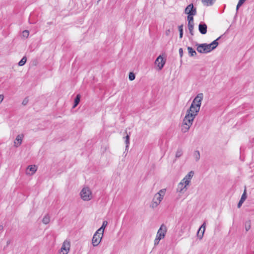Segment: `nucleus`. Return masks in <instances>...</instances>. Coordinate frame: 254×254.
<instances>
[{
  "instance_id": "1",
  "label": "nucleus",
  "mask_w": 254,
  "mask_h": 254,
  "mask_svg": "<svg viewBox=\"0 0 254 254\" xmlns=\"http://www.w3.org/2000/svg\"><path fill=\"white\" fill-rule=\"evenodd\" d=\"M194 118L195 117H194V115L189 113H187L183 120V125L182 126L181 130L183 132L185 133L189 131L190 127L192 125Z\"/></svg>"
},
{
  "instance_id": "2",
  "label": "nucleus",
  "mask_w": 254,
  "mask_h": 254,
  "mask_svg": "<svg viewBox=\"0 0 254 254\" xmlns=\"http://www.w3.org/2000/svg\"><path fill=\"white\" fill-rule=\"evenodd\" d=\"M194 172L192 171H190L183 179L182 182L179 184V188H180V191H183V190L186 188V186H188L192 177H193Z\"/></svg>"
},
{
  "instance_id": "3",
  "label": "nucleus",
  "mask_w": 254,
  "mask_h": 254,
  "mask_svg": "<svg viewBox=\"0 0 254 254\" xmlns=\"http://www.w3.org/2000/svg\"><path fill=\"white\" fill-rule=\"evenodd\" d=\"M81 198L84 201H88L92 198L91 191L88 188H84L80 192Z\"/></svg>"
},
{
  "instance_id": "4",
  "label": "nucleus",
  "mask_w": 254,
  "mask_h": 254,
  "mask_svg": "<svg viewBox=\"0 0 254 254\" xmlns=\"http://www.w3.org/2000/svg\"><path fill=\"white\" fill-rule=\"evenodd\" d=\"M103 236V234L102 232L98 231L95 232L92 240V244L94 247H96L100 244Z\"/></svg>"
},
{
  "instance_id": "5",
  "label": "nucleus",
  "mask_w": 254,
  "mask_h": 254,
  "mask_svg": "<svg viewBox=\"0 0 254 254\" xmlns=\"http://www.w3.org/2000/svg\"><path fill=\"white\" fill-rule=\"evenodd\" d=\"M200 106L199 104H194L191 103L190 108L187 110V113L191 114L196 117L199 111Z\"/></svg>"
},
{
  "instance_id": "6",
  "label": "nucleus",
  "mask_w": 254,
  "mask_h": 254,
  "mask_svg": "<svg viewBox=\"0 0 254 254\" xmlns=\"http://www.w3.org/2000/svg\"><path fill=\"white\" fill-rule=\"evenodd\" d=\"M70 247V242L67 240H65L61 248L60 254H67L69 251Z\"/></svg>"
},
{
  "instance_id": "7",
  "label": "nucleus",
  "mask_w": 254,
  "mask_h": 254,
  "mask_svg": "<svg viewBox=\"0 0 254 254\" xmlns=\"http://www.w3.org/2000/svg\"><path fill=\"white\" fill-rule=\"evenodd\" d=\"M186 14L195 15L196 14V8L194 7L192 3L188 5L185 9Z\"/></svg>"
},
{
  "instance_id": "8",
  "label": "nucleus",
  "mask_w": 254,
  "mask_h": 254,
  "mask_svg": "<svg viewBox=\"0 0 254 254\" xmlns=\"http://www.w3.org/2000/svg\"><path fill=\"white\" fill-rule=\"evenodd\" d=\"M167 232V227L164 224H162L157 234V237L162 239L164 238Z\"/></svg>"
},
{
  "instance_id": "9",
  "label": "nucleus",
  "mask_w": 254,
  "mask_h": 254,
  "mask_svg": "<svg viewBox=\"0 0 254 254\" xmlns=\"http://www.w3.org/2000/svg\"><path fill=\"white\" fill-rule=\"evenodd\" d=\"M166 62V60L164 59L161 55L158 57L156 59L155 63L157 64L160 70L162 69L163 67Z\"/></svg>"
},
{
  "instance_id": "10",
  "label": "nucleus",
  "mask_w": 254,
  "mask_h": 254,
  "mask_svg": "<svg viewBox=\"0 0 254 254\" xmlns=\"http://www.w3.org/2000/svg\"><path fill=\"white\" fill-rule=\"evenodd\" d=\"M37 167L36 165H29L26 169V174L27 175H33L37 171Z\"/></svg>"
},
{
  "instance_id": "11",
  "label": "nucleus",
  "mask_w": 254,
  "mask_h": 254,
  "mask_svg": "<svg viewBox=\"0 0 254 254\" xmlns=\"http://www.w3.org/2000/svg\"><path fill=\"white\" fill-rule=\"evenodd\" d=\"M207 26L204 22H200L198 25V30L201 34H205L207 33Z\"/></svg>"
},
{
  "instance_id": "12",
  "label": "nucleus",
  "mask_w": 254,
  "mask_h": 254,
  "mask_svg": "<svg viewBox=\"0 0 254 254\" xmlns=\"http://www.w3.org/2000/svg\"><path fill=\"white\" fill-rule=\"evenodd\" d=\"M203 95L202 93H199L194 98L193 100L192 101V103L194 104H199L200 106H201V101L203 99Z\"/></svg>"
},
{
  "instance_id": "13",
  "label": "nucleus",
  "mask_w": 254,
  "mask_h": 254,
  "mask_svg": "<svg viewBox=\"0 0 254 254\" xmlns=\"http://www.w3.org/2000/svg\"><path fill=\"white\" fill-rule=\"evenodd\" d=\"M205 230V224L204 223L198 229L197 236L200 240L202 239L203 236V234Z\"/></svg>"
},
{
  "instance_id": "14",
  "label": "nucleus",
  "mask_w": 254,
  "mask_h": 254,
  "mask_svg": "<svg viewBox=\"0 0 254 254\" xmlns=\"http://www.w3.org/2000/svg\"><path fill=\"white\" fill-rule=\"evenodd\" d=\"M204 44H196L197 46L196 50L199 53H207L205 49H204V47L203 46Z\"/></svg>"
},
{
  "instance_id": "15",
  "label": "nucleus",
  "mask_w": 254,
  "mask_h": 254,
  "mask_svg": "<svg viewBox=\"0 0 254 254\" xmlns=\"http://www.w3.org/2000/svg\"><path fill=\"white\" fill-rule=\"evenodd\" d=\"M23 137V134H19L16 136L15 140L18 141V143L16 144V142L14 141V143L15 146L18 147V146L21 145V144L22 143Z\"/></svg>"
},
{
  "instance_id": "16",
  "label": "nucleus",
  "mask_w": 254,
  "mask_h": 254,
  "mask_svg": "<svg viewBox=\"0 0 254 254\" xmlns=\"http://www.w3.org/2000/svg\"><path fill=\"white\" fill-rule=\"evenodd\" d=\"M215 0H201L202 2L205 6H210L213 4Z\"/></svg>"
},
{
  "instance_id": "17",
  "label": "nucleus",
  "mask_w": 254,
  "mask_h": 254,
  "mask_svg": "<svg viewBox=\"0 0 254 254\" xmlns=\"http://www.w3.org/2000/svg\"><path fill=\"white\" fill-rule=\"evenodd\" d=\"M188 53L190 57H193L196 55V52L195 51L190 47H188Z\"/></svg>"
},
{
  "instance_id": "18",
  "label": "nucleus",
  "mask_w": 254,
  "mask_h": 254,
  "mask_svg": "<svg viewBox=\"0 0 254 254\" xmlns=\"http://www.w3.org/2000/svg\"><path fill=\"white\" fill-rule=\"evenodd\" d=\"M42 222L45 224H48L50 221V217L48 214L45 215L42 219Z\"/></svg>"
},
{
  "instance_id": "19",
  "label": "nucleus",
  "mask_w": 254,
  "mask_h": 254,
  "mask_svg": "<svg viewBox=\"0 0 254 254\" xmlns=\"http://www.w3.org/2000/svg\"><path fill=\"white\" fill-rule=\"evenodd\" d=\"M80 100V95L79 94H77L75 97L74 101V105L73 106V108L76 107L77 105L79 103Z\"/></svg>"
},
{
  "instance_id": "20",
  "label": "nucleus",
  "mask_w": 254,
  "mask_h": 254,
  "mask_svg": "<svg viewBox=\"0 0 254 254\" xmlns=\"http://www.w3.org/2000/svg\"><path fill=\"white\" fill-rule=\"evenodd\" d=\"M108 224V222L107 221H104L102 224V226L97 230L100 232H102L103 234H104V229L107 226Z\"/></svg>"
},
{
  "instance_id": "21",
  "label": "nucleus",
  "mask_w": 254,
  "mask_h": 254,
  "mask_svg": "<svg viewBox=\"0 0 254 254\" xmlns=\"http://www.w3.org/2000/svg\"><path fill=\"white\" fill-rule=\"evenodd\" d=\"M203 46L205 47L204 49L206 51L207 53H209L214 49H212V46H211L210 44H207L206 43H203Z\"/></svg>"
},
{
  "instance_id": "22",
  "label": "nucleus",
  "mask_w": 254,
  "mask_h": 254,
  "mask_svg": "<svg viewBox=\"0 0 254 254\" xmlns=\"http://www.w3.org/2000/svg\"><path fill=\"white\" fill-rule=\"evenodd\" d=\"M221 38V36L219 37L217 39L213 41L212 43H210L211 46H212V49H215L218 45L219 43L218 42V40Z\"/></svg>"
},
{
  "instance_id": "23",
  "label": "nucleus",
  "mask_w": 254,
  "mask_h": 254,
  "mask_svg": "<svg viewBox=\"0 0 254 254\" xmlns=\"http://www.w3.org/2000/svg\"><path fill=\"white\" fill-rule=\"evenodd\" d=\"M188 17H187V20L188 21V24H194L193 22V16L194 15H190V14H187Z\"/></svg>"
},
{
  "instance_id": "24",
  "label": "nucleus",
  "mask_w": 254,
  "mask_h": 254,
  "mask_svg": "<svg viewBox=\"0 0 254 254\" xmlns=\"http://www.w3.org/2000/svg\"><path fill=\"white\" fill-rule=\"evenodd\" d=\"M153 199L154 200L157 201V202H159V203H160V202L163 199V198H162V197L160 196V194H157L156 193L155 194Z\"/></svg>"
},
{
  "instance_id": "25",
  "label": "nucleus",
  "mask_w": 254,
  "mask_h": 254,
  "mask_svg": "<svg viewBox=\"0 0 254 254\" xmlns=\"http://www.w3.org/2000/svg\"><path fill=\"white\" fill-rule=\"evenodd\" d=\"M193 156L195 159L196 161H198L200 159V153L198 150H196L193 153Z\"/></svg>"
},
{
  "instance_id": "26",
  "label": "nucleus",
  "mask_w": 254,
  "mask_h": 254,
  "mask_svg": "<svg viewBox=\"0 0 254 254\" xmlns=\"http://www.w3.org/2000/svg\"><path fill=\"white\" fill-rule=\"evenodd\" d=\"M193 28H194V24H188V29H189L190 33L191 36H193L194 35Z\"/></svg>"
},
{
  "instance_id": "27",
  "label": "nucleus",
  "mask_w": 254,
  "mask_h": 254,
  "mask_svg": "<svg viewBox=\"0 0 254 254\" xmlns=\"http://www.w3.org/2000/svg\"><path fill=\"white\" fill-rule=\"evenodd\" d=\"M178 30L179 31V37L180 38H182L183 36V25H181L178 26Z\"/></svg>"
},
{
  "instance_id": "28",
  "label": "nucleus",
  "mask_w": 254,
  "mask_h": 254,
  "mask_svg": "<svg viewBox=\"0 0 254 254\" xmlns=\"http://www.w3.org/2000/svg\"><path fill=\"white\" fill-rule=\"evenodd\" d=\"M27 61V58L25 56L23 57L22 59L19 62L18 65L22 66L26 63Z\"/></svg>"
},
{
  "instance_id": "29",
  "label": "nucleus",
  "mask_w": 254,
  "mask_h": 254,
  "mask_svg": "<svg viewBox=\"0 0 254 254\" xmlns=\"http://www.w3.org/2000/svg\"><path fill=\"white\" fill-rule=\"evenodd\" d=\"M183 154V150L181 148H179L176 152V158H179Z\"/></svg>"
},
{
  "instance_id": "30",
  "label": "nucleus",
  "mask_w": 254,
  "mask_h": 254,
  "mask_svg": "<svg viewBox=\"0 0 254 254\" xmlns=\"http://www.w3.org/2000/svg\"><path fill=\"white\" fill-rule=\"evenodd\" d=\"M245 227L246 231H248L251 229V226L250 220L247 221L245 222Z\"/></svg>"
},
{
  "instance_id": "31",
  "label": "nucleus",
  "mask_w": 254,
  "mask_h": 254,
  "mask_svg": "<svg viewBox=\"0 0 254 254\" xmlns=\"http://www.w3.org/2000/svg\"><path fill=\"white\" fill-rule=\"evenodd\" d=\"M246 0H239L236 6V11L238 12L240 6H241Z\"/></svg>"
},
{
  "instance_id": "32",
  "label": "nucleus",
  "mask_w": 254,
  "mask_h": 254,
  "mask_svg": "<svg viewBox=\"0 0 254 254\" xmlns=\"http://www.w3.org/2000/svg\"><path fill=\"white\" fill-rule=\"evenodd\" d=\"M125 143L126 144V149L128 148L129 144V136L127 134L125 137Z\"/></svg>"
},
{
  "instance_id": "33",
  "label": "nucleus",
  "mask_w": 254,
  "mask_h": 254,
  "mask_svg": "<svg viewBox=\"0 0 254 254\" xmlns=\"http://www.w3.org/2000/svg\"><path fill=\"white\" fill-rule=\"evenodd\" d=\"M247 198V192H246V189H245L244 191V192L241 196V198L240 199V200L242 201H245V200Z\"/></svg>"
},
{
  "instance_id": "34",
  "label": "nucleus",
  "mask_w": 254,
  "mask_h": 254,
  "mask_svg": "<svg viewBox=\"0 0 254 254\" xmlns=\"http://www.w3.org/2000/svg\"><path fill=\"white\" fill-rule=\"evenodd\" d=\"M135 75L132 72H130L129 73L128 78L130 81H132L135 79Z\"/></svg>"
},
{
  "instance_id": "35",
  "label": "nucleus",
  "mask_w": 254,
  "mask_h": 254,
  "mask_svg": "<svg viewBox=\"0 0 254 254\" xmlns=\"http://www.w3.org/2000/svg\"><path fill=\"white\" fill-rule=\"evenodd\" d=\"M166 192V189H162L159 191L158 192H157L156 194H160V196L162 197L163 198V196L165 193Z\"/></svg>"
},
{
  "instance_id": "36",
  "label": "nucleus",
  "mask_w": 254,
  "mask_h": 254,
  "mask_svg": "<svg viewBox=\"0 0 254 254\" xmlns=\"http://www.w3.org/2000/svg\"><path fill=\"white\" fill-rule=\"evenodd\" d=\"M159 204V202H157L156 200H152V203L151 204V207L153 208H155L158 206V205Z\"/></svg>"
},
{
  "instance_id": "37",
  "label": "nucleus",
  "mask_w": 254,
  "mask_h": 254,
  "mask_svg": "<svg viewBox=\"0 0 254 254\" xmlns=\"http://www.w3.org/2000/svg\"><path fill=\"white\" fill-rule=\"evenodd\" d=\"M29 32L28 30H25L22 32V35L24 37L27 38L28 36H29Z\"/></svg>"
},
{
  "instance_id": "38",
  "label": "nucleus",
  "mask_w": 254,
  "mask_h": 254,
  "mask_svg": "<svg viewBox=\"0 0 254 254\" xmlns=\"http://www.w3.org/2000/svg\"><path fill=\"white\" fill-rule=\"evenodd\" d=\"M28 102H29V99H28V97H26L23 100L22 104L24 106H25L27 104Z\"/></svg>"
},
{
  "instance_id": "39",
  "label": "nucleus",
  "mask_w": 254,
  "mask_h": 254,
  "mask_svg": "<svg viewBox=\"0 0 254 254\" xmlns=\"http://www.w3.org/2000/svg\"><path fill=\"white\" fill-rule=\"evenodd\" d=\"M160 240H161V239H160L159 238L156 237V239L154 240V245H158L159 244V242Z\"/></svg>"
},
{
  "instance_id": "40",
  "label": "nucleus",
  "mask_w": 254,
  "mask_h": 254,
  "mask_svg": "<svg viewBox=\"0 0 254 254\" xmlns=\"http://www.w3.org/2000/svg\"><path fill=\"white\" fill-rule=\"evenodd\" d=\"M179 55L180 56V57L182 58L183 55V50L182 48H180L179 50Z\"/></svg>"
},
{
  "instance_id": "41",
  "label": "nucleus",
  "mask_w": 254,
  "mask_h": 254,
  "mask_svg": "<svg viewBox=\"0 0 254 254\" xmlns=\"http://www.w3.org/2000/svg\"><path fill=\"white\" fill-rule=\"evenodd\" d=\"M244 203V201H242L241 200H240L239 202L238 203V207L240 208L242 205V204Z\"/></svg>"
},
{
  "instance_id": "42",
  "label": "nucleus",
  "mask_w": 254,
  "mask_h": 254,
  "mask_svg": "<svg viewBox=\"0 0 254 254\" xmlns=\"http://www.w3.org/2000/svg\"><path fill=\"white\" fill-rule=\"evenodd\" d=\"M171 32V31L170 29H168L166 30L165 34L167 36L169 35L170 33Z\"/></svg>"
},
{
  "instance_id": "43",
  "label": "nucleus",
  "mask_w": 254,
  "mask_h": 254,
  "mask_svg": "<svg viewBox=\"0 0 254 254\" xmlns=\"http://www.w3.org/2000/svg\"><path fill=\"white\" fill-rule=\"evenodd\" d=\"M4 96L3 95L0 94V104L1 103L2 100H3Z\"/></svg>"
},
{
  "instance_id": "44",
  "label": "nucleus",
  "mask_w": 254,
  "mask_h": 254,
  "mask_svg": "<svg viewBox=\"0 0 254 254\" xmlns=\"http://www.w3.org/2000/svg\"><path fill=\"white\" fill-rule=\"evenodd\" d=\"M11 243V241L10 240H8L6 242V246H8Z\"/></svg>"
},
{
  "instance_id": "45",
  "label": "nucleus",
  "mask_w": 254,
  "mask_h": 254,
  "mask_svg": "<svg viewBox=\"0 0 254 254\" xmlns=\"http://www.w3.org/2000/svg\"><path fill=\"white\" fill-rule=\"evenodd\" d=\"M3 226L2 225H0V231L3 230Z\"/></svg>"
},
{
  "instance_id": "46",
  "label": "nucleus",
  "mask_w": 254,
  "mask_h": 254,
  "mask_svg": "<svg viewBox=\"0 0 254 254\" xmlns=\"http://www.w3.org/2000/svg\"><path fill=\"white\" fill-rule=\"evenodd\" d=\"M199 235H201V233H200V232H199Z\"/></svg>"
}]
</instances>
